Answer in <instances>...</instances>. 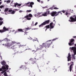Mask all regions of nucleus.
<instances>
[{"label": "nucleus", "instance_id": "obj_15", "mask_svg": "<svg viewBox=\"0 0 76 76\" xmlns=\"http://www.w3.org/2000/svg\"><path fill=\"white\" fill-rule=\"evenodd\" d=\"M32 18V15L31 14H29L28 15H27L26 16H25V18Z\"/></svg>", "mask_w": 76, "mask_h": 76}, {"label": "nucleus", "instance_id": "obj_16", "mask_svg": "<svg viewBox=\"0 0 76 76\" xmlns=\"http://www.w3.org/2000/svg\"><path fill=\"white\" fill-rule=\"evenodd\" d=\"M3 29L4 30V32H5V31H7L9 30V29L8 28H7L5 26H4L3 28Z\"/></svg>", "mask_w": 76, "mask_h": 76}, {"label": "nucleus", "instance_id": "obj_12", "mask_svg": "<svg viewBox=\"0 0 76 76\" xmlns=\"http://www.w3.org/2000/svg\"><path fill=\"white\" fill-rule=\"evenodd\" d=\"M57 13L56 12H53L51 13V15L52 16H56V15Z\"/></svg>", "mask_w": 76, "mask_h": 76}, {"label": "nucleus", "instance_id": "obj_50", "mask_svg": "<svg viewBox=\"0 0 76 76\" xmlns=\"http://www.w3.org/2000/svg\"><path fill=\"white\" fill-rule=\"evenodd\" d=\"M37 24H38V22H37L34 24L35 26H36V25H37Z\"/></svg>", "mask_w": 76, "mask_h": 76}, {"label": "nucleus", "instance_id": "obj_32", "mask_svg": "<svg viewBox=\"0 0 76 76\" xmlns=\"http://www.w3.org/2000/svg\"><path fill=\"white\" fill-rule=\"evenodd\" d=\"M25 18H27V20H31V18H28V17Z\"/></svg>", "mask_w": 76, "mask_h": 76}, {"label": "nucleus", "instance_id": "obj_9", "mask_svg": "<svg viewBox=\"0 0 76 76\" xmlns=\"http://www.w3.org/2000/svg\"><path fill=\"white\" fill-rule=\"evenodd\" d=\"M72 64H71L69 66V70H68V72L70 70V72H72V70L73 69V66L74 65V63L73 62H71Z\"/></svg>", "mask_w": 76, "mask_h": 76}, {"label": "nucleus", "instance_id": "obj_29", "mask_svg": "<svg viewBox=\"0 0 76 76\" xmlns=\"http://www.w3.org/2000/svg\"><path fill=\"white\" fill-rule=\"evenodd\" d=\"M37 1H38V2H39V3H43V1L41 0H37Z\"/></svg>", "mask_w": 76, "mask_h": 76}, {"label": "nucleus", "instance_id": "obj_49", "mask_svg": "<svg viewBox=\"0 0 76 76\" xmlns=\"http://www.w3.org/2000/svg\"><path fill=\"white\" fill-rule=\"evenodd\" d=\"M54 9H58V8L55 7L54 8Z\"/></svg>", "mask_w": 76, "mask_h": 76}, {"label": "nucleus", "instance_id": "obj_13", "mask_svg": "<svg viewBox=\"0 0 76 76\" xmlns=\"http://www.w3.org/2000/svg\"><path fill=\"white\" fill-rule=\"evenodd\" d=\"M5 45L6 47H10L11 46H12V45H10L9 43H7L5 44Z\"/></svg>", "mask_w": 76, "mask_h": 76}, {"label": "nucleus", "instance_id": "obj_1", "mask_svg": "<svg viewBox=\"0 0 76 76\" xmlns=\"http://www.w3.org/2000/svg\"><path fill=\"white\" fill-rule=\"evenodd\" d=\"M75 45V47H73L71 48V50L73 51L74 53V55H72V56H73V58L74 60H75L76 58L75 56L76 54V44Z\"/></svg>", "mask_w": 76, "mask_h": 76}, {"label": "nucleus", "instance_id": "obj_31", "mask_svg": "<svg viewBox=\"0 0 76 76\" xmlns=\"http://www.w3.org/2000/svg\"><path fill=\"white\" fill-rule=\"evenodd\" d=\"M4 75L5 76H8L7 75V73H6V72H5L4 73Z\"/></svg>", "mask_w": 76, "mask_h": 76}, {"label": "nucleus", "instance_id": "obj_59", "mask_svg": "<svg viewBox=\"0 0 76 76\" xmlns=\"http://www.w3.org/2000/svg\"><path fill=\"white\" fill-rule=\"evenodd\" d=\"M1 3H2L1 2H0V4H1Z\"/></svg>", "mask_w": 76, "mask_h": 76}, {"label": "nucleus", "instance_id": "obj_20", "mask_svg": "<svg viewBox=\"0 0 76 76\" xmlns=\"http://www.w3.org/2000/svg\"><path fill=\"white\" fill-rule=\"evenodd\" d=\"M17 48V45H14L11 47V48L13 49H15V48Z\"/></svg>", "mask_w": 76, "mask_h": 76}, {"label": "nucleus", "instance_id": "obj_24", "mask_svg": "<svg viewBox=\"0 0 76 76\" xmlns=\"http://www.w3.org/2000/svg\"><path fill=\"white\" fill-rule=\"evenodd\" d=\"M45 27L47 29H49V28H50V25H48L46 26Z\"/></svg>", "mask_w": 76, "mask_h": 76}, {"label": "nucleus", "instance_id": "obj_64", "mask_svg": "<svg viewBox=\"0 0 76 76\" xmlns=\"http://www.w3.org/2000/svg\"><path fill=\"white\" fill-rule=\"evenodd\" d=\"M0 57L1 58V57H2L1 56H0Z\"/></svg>", "mask_w": 76, "mask_h": 76}, {"label": "nucleus", "instance_id": "obj_18", "mask_svg": "<svg viewBox=\"0 0 76 76\" xmlns=\"http://www.w3.org/2000/svg\"><path fill=\"white\" fill-rule=\"evenodd\" d=\"M3 19L1 18L0 17V20H3ZM3 23V21H0V25H1Z\"/></svg>", "mask_w": 76, "mask_h": 76}, {"label": "nucleus", "instance_id": "obj_40", "mask_svg": "<svg viewBox=\"0 0 76 76\" xmlns=\"http://www.w3.org/2000/svg\"><path fill=\"white\" fill-rule=\"evenodd\" d=\"M18 3H16L15 4V7H16L17 6H18Z\"/></svg>", "mask_w": 76, "mask_h": 76}, {"label": "nucleus", "instance_id": "obj_6", "mask_svg": "<svg viewBox=\"0 0 76 76\" xmlns=\"http://www.w3.org/2000/svg\"><path fill=\"white\" fill-rule=\"evenodd\" d=\"M30 4V5H28V7H31V8H32V5H34V3L33 2H28L27 3H26L25 4Z\"/></svg>", "mask_w": 76, "mask_h": 76}, {"label": "nucleus", "instance_id": "obj_14", "mask_svg": "<svg viewBox=\"0 0 76 76\" xmlns=\"http://www.w3.org/2000/svg\"><path fill=\"white\" fill-rule=\"evenodd\" d=\"M45 47V43H43L42 45H40L39 46V47L40 48V49H42V48H44V47Z\"/></svg>", "mask_w": 76, "mask_h": 76}, {"label": "nucleus", "instance_id": "obj_5", "mask_svg": "<svg viewBox=\"0 0 76 76\" xmlns=\"http://www.w3.org/2000/svg\"><path fill=\"white\" fill-rule=\"evenodd\" d=\"M8 67H9V66L8 65H7L6 66V68L5 66H3L2 67V69H0V71L1 72L3 71V70H7L9 69Z\"/></svg>", "mask_w": 76, "mask_h": 76}, {"label": "nucleus", "instance_id": "obj_36", "mask_svg": "<svg viewBox=\"0 0 76 76\" xmlns=\"http://www.w3.org/2000/svg\"><path fill=\"white\" fill-rule=\"evenodd\" d=\"M4 39L6 41H9V39H8L7 38H5Z\"/></svg>", "mask_w": 76, "mask_h": 76}, {"label": "nucleus", "instance_id": "obj_43", "mask_svg": "<svg viewBox=\"0 0 76 76\" xmlns=\"http://www.w3.org/2000/svg\"><path fill=\"white\" fill-rule=\"evenodd\" d=\"M61 12H63V13H65V12H66V11L64 10L61 11Z\"/></svg>", "mask_w": 76, "mask_h": 76}, {"label": "nucleus", "instance_id": "obj_8", "mask_svg": "<svg viewBox=\"0 0 76 76\" xmlns=\"http://www.w3.org/2000/svg\"><path fill=\"white\" fill-rule=\"evenodd\" d=\"M53 43V42H51L50 43H48L46 44H45V48H48L51 46L52 44Z\"/></svg>", "mask_w": 76, "mask_h": 76}, {"label": "nucleus", "instance_id": "obj_48", "mask_svg": "<svg viewBox=\"0 0 76 76\" xmlns=\"http://www.w3.org/2000/svg\"><path fill=\"white\" fill-rule=\"evenodd\" d=\"M68 14H69V13H67V12H66V14H65V15L67 16V15H68Z\"/></svg>", "mask_w": 76, "mask_h": 76}, {"label": "nucleus", "instance_id": "obj_23", "mask_svg": "<svg viewBox=\"0 0 76 76\" xmlns=\"http://www.w3.org/2000/svg\"><path fill=\"white\" fill-rule=\"evenodd\" d=\"M1 64L3 65V66H5V65L6 64V62L4 61H3V62H1Z\"/></svg>", "mask_w": 76, "mask_h": 76}, {"label": "nucleus", "instance_id": "obj_28", "mask_svg": "<svg viewBox=\"0 0 76 76\" xmlns=\"http://www.w3.org/2000/svg\"><path fill=\"white\" fill-rule=\"evenodd\" d=\"M31 26H34V22H32V23L31 24Z\"/></svg>", "mask_w": 76, "mask_h": 76}, {"label": "nucleus", "instance_id": "obj_27", "mask_svg": "<svg viewBox=\"0 0 76 76\" xmlns=\"http://www.w3.org/2000/svg\"><path fill=\"white\" fill-rule=\"evenodd\" d=\"M11 13V14H15V11L14 10H13L12 11V12Z\"/></svg>", "mask_w": 76, "mask_h": 76}, {"label": "nucleus", "instance_id": "obj_63", "mask_svg": "<svg viewBox=\"0 0 76 76\" xmlns=\"http://www.w3.org/2000/svg\"><path fill=\"white\" fill-rule=\"evenodd\" d=\"M53 21L54 22V21H55V20H53Z\"/></svg>", "mask_w": 76, "mask_h": 76}, {"label": "nucleus", "instance_id": "obj_57", "mask_svg": "<svg viewBox=\"0 0 76 76\" xmlns=\"http://www.w3.org/2000/svg\"><path fill=\"white\" fill-rule=\"evenodd\" d=\"M25 29H29V28H26Z\"/></svg>", "mask_w": 76, "mask_h": 76}, {"label": "nucleus", "instance_id": "obj_4", "mask_svg": "<svg viewBox=\"0 0 76 76\" xmlns=\"http://www.w3.org/2000/svg\"><path fill=\"white\" fill-rule=\"evenodd\" d=\"M50 22V20H47L46 21L44 22L43 23H42L39 26L40 27L42 25H47Z\"/></svg>", "mask_w": 76, "mask_h": 76}, {"label": "nucleus", "instance_id": "obj_51", "mask_svg": "<svg viewBox=\"0 0 76 76\" xmlns=\"http://www.w3.org/2000/svg\"><path fill=\"white\" fill-rule=\"evenodd\" d=\"M19 13H22V12H23V11L22 10H20L19 11Z\"/></svg>", "mask_w": 76, "mask_h": 76}, {"label": "nucleus", "instance_id": "obj_19", "mask_svg": "<svg viewBox=\"0 0 76 76\" xmlns=\"http://www.w3.org/2000/svg\"><path fill=\"white\" fill-rule=\"evenodd\" d=\"M18 32H23V30L21 28H19L18 30Z\"/></svg>", "mask_w": 76, "mask_h": 76}, {"label": "nucleus", "instance_id": "obj_53", "mask_svg": "<svg viewBox=\"0 0 76 76\" xmlns=\"http://www.w3.org/2000/svg\"><path fill=\"white\" fill-rule=\"evenodd\" d=\"M18 6H21V4H18Z\"/></svg>", "mask_w": 76, "mask_h": 76}, {"label": "nucleus", "instance_id": "obj_45", "mask_svg": "<svg viewBox=\"0 0 76 76\" xmlns=\"http://www.w3.org/2000/svg\"><path fill=\"white\" fill-rule=\"evenodd\" d=\"M0 32H4V31L0 30Z\"/></svg>", "mask_w": 76, "mask_h": 76}, {"label": "nucleus", "instance_id": "obj_11", "mask_svg": "<svg viewBox=\"0 0 76 76\" xmlns=\"http://www.w3.org/2000/svg\"><path fill=\"white\" fill-rule=\"evenodd\" d=\"M67 58L68 59V61H71V55L70 54V53H68V56L67 57Z\"/></svg>", "mask_w": 76, "mask_h": 76}, {"label": "nucleus", "instance_id": "obj_54", "mask_svg": "<svg viewBox=\"0 0 76 76\" xmlns=\"http://www.w3.org/2000/svg\"><path fill=\"white\" fill-rule=\"evenodd\" d=\"M32 52H33V51L34 53H35L36 52V51H35V50H32Z\"/></svg>", "mask_w": 76, "mask_h": 76}, {"label": "nucleus", "instance_id": "obj_44", "mask_svg": "<svg viewBox=\"0 0 76 76\" xmlns=\"http://www.w3.org/2000/svg\"><path fill=\"white\" fill-rule=\"evenodd\" d=\"M49 9H50L51 10H53V7L50 8Z\"/></svg>", "mask_w": 76, "mask_h": 76}, {"label": "nucleus", "instance_id": "obj_37", "mask_svg": "<svg viewBox=\"0 0 76 76\" xmlns=\"http://www.w3.org/2000/svg\"><path fill=\"white\" fill-rule=\"evenodd\" d=\"M12 12V10H9L8 11V12H9V13Z\"/></svg>", "mask_w": 76, "mask_h": 76}, {"label": "nucleus", "instance_id": "obj_42", "mask_svg": "<svg viewBox=\"0 0 76 76\" xmlns=\"http://www.w3.org/2000/svg\"><path fill=\"white\" fill-rule=\"evenodd\" d=\"M56 39H57V38H56L55 39H54L52 40V41H56Z\"/></svg>", "mask_w": 76, "mask_h": 76}, {"label": "nucleus", "instance_id": "obj_3", "mask_svg": "<svg viewBox=\"0 0 76 76\" xmlns=\"http://www.w3.org/2000/svg\"><path fill=\"white\" fill-rule=\"evenodd\" d=\"M36 60H38V59H37L36 58H34V59L32 58H31L29 59V60L30 61L31 63L33 64H35V63H36V62H37Z\"/></svg>", "mask_w": 76, "mask_h": 76}, {"label": "nucleus", "instance_id": "obj_35", "mask_svg": "<svg viewBox=\"0 0 76 76\" xmlns=\"http://www.w3.org/2000/svg\"><path fill=\"white\" fill-rule=\"evenodd\" d=\"M3 7H4V6L3 5H1L0 6V9H2V8H3Z\"/></svg>", "mask_w": 76, "mask_h": 76}, {"label": "nucleus", "instance_id": "obj_55", "mask_svg": "<svg viewBox=\"0 0 76 76\" xmlns=\"http://www.w3.org/2000/svg\"><path fill=\"white\" fill-rule=\"evenodd\" d=\"M73 38H76V36H73Z\"/></svg>", "mask_w": 76, "mask_h": 76}, {"label": "nucleus", "instance_id": "obj_30", "mask_svg": "<svg viewBox=\"0 0 76 76\" xmlns=\"http://www.w3.org/2000/svg\"><path fill=\"white\" fill-rule=\"evenodd\" d=\"M15 43H16V42H12V43L11 44L12 45L13 44H15Z\"/></svg>", "mask_w": 76, "mask_h": 76}, {"label": "nucleus", "instance_id": "obj_17", "mask_svg": "<svg viewBox=\"0 0 76 76\" xmlns=\"http://www.w3.org/2000/svg\"><path fill=\"white\" fill-rule=\"evenodd\" d=\"M29 75L30 76H35V73L31 72L29 74Z\"/></svg>", "mask_w": 76, "mask_h": 76}, {"label": "nucleus", "instance_id": "obj_33", "mask_svg": "<svg viewBox=\"0 0 76 76\" xmlns=\"http://www.w3.org/2000/svg\"><path fill=\"white\" fill-rule=\"evenodd\" d=\"M6 71V70H3L2 71V72H1V73L2 74H3V73H4V72H5Z\"/></svg>", "mask_w": 76, "mask_h": 76}, {"label": "nucleus", "instance_id": "obj_46", "mask_svg": "<svg viewBox=\"0 0 76 76\" xmlns=\"http://www.w3.org/2000/svg\"><path fill=\"white\" fill-rule=\"evenodd\" d=\"M18 32H19V31H16L15 32V34H16V33H18Z\"/></svg>", "mask_w": 76, "mask_h": 76}, {"label": "nucleus", "instance_id": "obj_52", "mask_svg": "<svg viewBox=\"0 0 76 76\" xmlns=\"http://www.w3.org/2000/svg\"><path fill=\"white\" fill-rule=\"evenodd\" d=\"M18 10V9H15V11H18V10Z\"/></svg>", "mask_w": 76, "mask_h": 76}, {"label": "nucleus", "instance_id": "obj_10", "mask_svg": "<svg viewBox=\"0 0 76 76\" xmlns=\"http://www.w3.org/2000/svg\"><path fill=\"white\" fill-rule=\"evenodd\" d=\"M20 69H24L26 70V69H29V68H27L25 66L21 65L20 67Z\"/></svg>", "mask_w": 76, "mask_h": 76}, {"label": "nucleus", "instance_id": "obj_34", "mask_svg": "<svg viewBox=\"0 0 76 76\" xmlns=\"http://www.w3.org/2000/svg\"><path fill=\"white\" fill-rule=\"evenodd\" d=\"M28 32H26V31H25L24 32V35H28L27 34H28Z\"/></svg>", "mask_w": 76, "mask_h": 76}, {"label": "nucleus", "instance_id": "obj_7", "mask_svg": "<svg viewBox=\"0 0 76 76\" xmlns=\"http://www.w3.org/2000/svg\"><path fill=\"white\" fill-rule=\"evenodd\" d=\"M74 41H75V40L73 39H71L69 42L68 44L70 46H72L73 45H74V43L73 42Z\"/></svg>", "mask_w": 76, "mask_h": 76}, {"label": "nucleus", "instance_id": "obj_2", "mask_svg": "<svg viewBox=\"0 0 76 76\" xmlns=\"http://www.w3.org/2000/svg\"><path fill=\"white\" fill-rule=\"evenodd\" d=\"M70 20H69V21L70 22H76V15L72 16V17H70Z\"/></svg>", "mask_w": 76, "mask_h": 76}, {"label": "nucleus", "instance_id": "obj_25", "mask_svg": "<svg viewBox=\"0 0 76 76\" xmlns=\"http://www.w3.org/2000/svg\"><path fill=\"white\" fill-rule=\"evenodd\" d=\"M8 10H9V8H7L4 10V12H7Z\"/></svg>", "mask_w": 76, "mask_h": 76}, {"label": "nucleus", "instance_id": "obj_58", "mask_svg": "<svg viewBox=\"0 0 76 76\" xmlns=\"http://www.w3.org/2000/svg\"><path fill=\"white\" fill-rule=\"evenodd\" d=\"M69 64H70V63H68V66H69Z\"/></svg>", "mask_w": 76, "mask_h": 76}, {"label": "nucleus", "instance_id": "obj_38", "mask_svg": "<svg viewBox=\"0 0 76 76\" xmlns=\"http://www.w3.org/2000/svg\"><path fill=\"white\" fill-rule=\"evenodd\" d=\"M53 22H51V23L50 24V26H53Z\"/></svg>", "mask_w": 76, "mask_h": 76}, {"label": "nucleus", "instance_id": "obj_39", "mask_svg": "<svg viewBox=\"0 0 76 76\" xmlns=\"http://www.w3.org/2000/svg\"><path fill=\"white\" fill-rule=\"evenodd\" d=\"M7 3H10V0L7 1Z\"/></svg>", "mask_w": 76, "mask_h": 76}, {"label": "nucleus", "instance_id": "obj_62", "mask_svg": "<svg viewBox=\"0 0 76 76\" xmlns=\"http://www.w3.org/2000/svg\"><path fill=\"white\" fill-rule=\"evenodd\" d=\"M2 45H4V44H2Z\"/></svg>", "mask_w": 76, "mask_h": 76}, {"label": "nucleus", "instance_id": "obj_56", "mask_svg": "<svg viewBox=\"0 0 76 76\" xmlns=\"http://www.w3.org/2000/svg\"><path fill=\"white\" fill-rule=\"evenodd\" d=\"M22 47V45H20L19 47V48H20V47Z\"/></svg>", "mask_w": 76, "mask_h": 76}, {"label": "nucleus", "instance_id": "obj_60", "mask_svg": "<svg viewBox=\"0 0 76 76\" xmlns=\"http://www.w3.org/2000/svg\"><path fill=\"white\" fill-rule=\"evenodd\" d=\"M47 28H46L45 29V31H47Z\"/></svg>", "mask_w": 76, "mask_h": 76}, {"label": "nucleus", "instance_id": "obj_26", "mask_svg": "<svg viewBox=\"0 0 76 76\" xmlns=\"http://www.w3.org/2000/svg\"><path fill=\"white\" fill-rule=\"evenodd\" d=\"M53 28H54V26H50V29H53Z\"/></svg>", "mask_w": 76, "mask_h": 76}, {"label": "nucleus", "instance_id": "obj_22", "mask_svg": "<svg viewBox=\"0 0 76 76\" xmlns=\"http://www.w3.org/2000/svg\"><path fill=\"white\" fill-rule=\"evenodd\" d=\"M47 11H46L44 14H42V16H47Z\"/></svg>", "mask_w": 76, "mask_h": 76}, {"label": "nucleus", "instance_id": "obj_21", "mask_svg": "<svg viewBox=\"0 0 76 76\" xmlns=\"http://www.w3.org/2000/svg\"><path fill=\"white\" fill-rule=\"evenodd\" d=\"M59 13H60L61 15H62V13L61 12V11H59L58 12L57 14H56V15H55V16H57V15H58V14H59Z\"/></svg>", "mask_w": 76, "mask_h": 76}, {"label": "nucleus", "instance_id": "obj_61", "mask_svg": "<svg viewBox=\"0 0 76 76\" xmlns=\"http://www.w3.org/2000/svg\"><path fill=\"white\" fill-rule=\"evenodd\" d=\"M6 1H4V2H6Z\"/></svg>", "mask_w": 76, "mask_h": 76}, {"label": "nucleus", "instance_id": "obj_47", "mask_svg": "<svg viewBox=\"0 0 76 76\" xmlns=\"http://www.w3.org/2000/svg\"><path fill=\"white\" fill-rule=\"evenodd\" d=\"M47 14H48V15H50V11H49L47 12Z\"/></svg>", "mask_w": 76, "mask_h": 76}, {"label": "nucleus", "instance_id": "obj_41", "mask_svg": "<svg viewBox=\"0 0 76 76\" xmlns=\"http://www.w3.org/2000/svg\"><path fill=\"white\" fill-rule=\"evenodd\" d=\"M31 11H32V10H27V12H31Z\"/></svg>", "mask_w": 76, "mask_h": 76}]
</instances>
